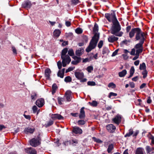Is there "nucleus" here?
Wrapping results in <instances>:
<instances>
[{"instance_id": "f257e3e1", "label": "nucleus", "mask_w": 154, "mask_h": 154, "mask_svg": "<svg viewBox=\"0 0 154 154\" xmlns=\"http://www.w3.org/2000/svg\"><path fill=\"white\" fill-rule=\"evenodd\" d=\"M105 17L109 22H112L113 23L111 33L116 36H121L122 33L119 32L121 30V26L116 18L115 14L106 13L105 14Z\"/></svg>"}, {"instance_id": "f03ea898", "label": "nucleus", "mask_w": 154, "mask_h": 154, "mask_svg": "<svg viewBox=\"0 0 154 154\" xmlns=\"http://www.w3.org/2000/svg\"><path fill=\"white\" fill-rule=\"evenodd\" d=\"M98 26L97 24H95L93 30L94 35L91 40L88 46L86 49V52H90L96 46L99 38V34L98 32Z\"/></svg>"}, {"instance_id": "7ed1b4c3", "label": "nucleus", "mask_w": 154, "mask_h": 154, "mask_svg": "<svg viewBox=\"0 0 154 154\" xmlns=\"http://www.w3.org/2000/svg\"><path fill=\"white\" fill-rule=\"evenodd\" d=\"M68 51L67 48H64L62 51L61 55V58L62 60V63L63 66L65 67L67 64H69L71 61V59L68 55H66Z\"/></svg>"}, {"instance_id": "20e7f679", "label": "nucleus", "mask_w": 154, "mask_h": 154, "mask_svg": "<svg viewBox=\"0 0 154 154\" xmlns=\"http://www.w3.org/2000/svg\"><path fill=\"white\" fill-rule=\"evenodd\" d=\"M146 35V33L142 32L140 28L137 31V33L136 34L135 39L136 40H140V41L144 42L145 36Z\"/></svg>"}, {"instance_id": "39448f33", "label": "nucleus", "mask_w": 154, "mask_h": 154, "mask_svg": "<svg viewBox=\"0 0 154 154\" xmlns=\"http://www.w3.org/2000/svg\"><path fill=\"white\" fill-rule=\"evenodd\" d=\"M30 145L32 146L36 147L40 144V142L39 137L34 138L29 141Z\"/></svg>"}, {"instance_id": "423d86ee", "label": "nucleus", "mask_w": 154, "mask_h": 154, "mask_svg": "<svg viewBox=\"0 0 154 154\" xmlns=\"http://www.w3.org/2000/svg\"><path fill=\"white\" fill-rule=\"evenodd\" d=\"M106 128L108 131L111 133L114 132L116 130V127L113 125L111 124L106 126Z\"/></svg>"}, {"instance_id": "0eeeda50", "label": "nucleus", "mask_w": 154, "mask_h": 154, "mask_svg": "<svg viewBox=\"0 0 154 154\" xmlns=\"http://www.w3.org/2000/svg\"><path fill=\"white\" fill-rule=\"evenodd\" d=\"M140 28H136L132 29L131 31L129 33V36L131 38H132L134 35L135 33L136 34L137 33V31L139 30Z\"/></svg>"}, {"instance_id": "6e6552de", "label": "nucleus", "mask_w": 154, "mask_h": 154, "mask_svg": "<svg viewBox=\"0 0 154 154\" xmlns=\"http://www.w3.org/2000/svg\"><path fill=\"white\" fill-rule=\"evenodd\" d=\"M44 100L42 98H40L37 100L35 102L36 105L39 107H42L44 105Z\"/></svg>"}, {"instance_id": "1a4fd4ad", "label": "nucleus", "mask_w": 154, "mask_h": 154, "mask_svg": "<svg viewBox=\"0 0 154 154\" xmlns=\"http://www.w3.org/2000/svg\"><path fill=\"white\" fill-rule=\"evenodd\" d=\"M32 5L31 2L29 0L24 2L22 4V6L25 8H29Z\"/></svg>"}, {"instance_id": "9d476101", "label": "nucleus", "mask_w": 154, "mask_h": 154, "mask_svg": "<svg viewBox=\"0 0 154 154\" xmlns=\"http://www.w3.org/2000/svg\"><path fill=\"white\" fill-rule=\"evenodd\" d=\"M51 118L53 120L57 119H61L63 118V117L60 115L57 114H52L50 115Z\"/></svg>"}, {"instance_id": "9b49d317", "label": "nucleus", "mask_w": 154, "mask_h": 154, "mask_svg": "<svg viewBox=\"0 0 154 154\" xmlns=\"http://www.w3.org/2000/svg\"><path fill=\"white\" fill-rule=\"evenodd\" d=\"M74 74L76 78L78 79H82L84 76V73L82 72L76 71Z\"/></svg>"}, {"instance_id": "f8f14e48", "label": "nucleus", "mask_w": 154, "mask_h": 154, "mask_svg": "<svg viewBox=\"0 0 154 154\" xmlns=\"http://www.w3.org/2000/svg\"><path fill=\"white\" fill-rule=\"evenodd\" d=\"M121 117L120 115H117L115 118H113L112 120L114 123L118 125L121 122Z\"/></svg>"}, {"instance_id": "ddd939ff", "label": "nucleus", "mask_w": 154, "mask_h": 154, "mask_svg": "<svg viewBox=\"0 0 154 154\" xmlns=\"http://www.w3.org/2000/svg\"><path fill=\"white\" fill-rule=\"evenodd\" d=\"M65 97L68 101H71L72 98V92L70 91H67L65 93Z\"/></svg>"}, {"instance_id": "4468645a", "label": "nucleus", "mask_w": 154, "mask_h": 154, "mask_svg": "<svg viewBox=\"0 0 154 154\" xmlns=\"http://www.w3.org/2000/svg\"><path fill=\"white\" fill-rule=\"evenodd\" d=\"M26 152L31 154H36L37 152L36 150L31 147L25 149Z\"/></svg>"}, {"instance_id": "2eb2a0df", "label": "nucleus", "mask_w": 154, "mask_h": 154, "mask_svg": "<svg viewBox=\"0 0 154 154\" xmlns=\"http://www.w3.org/2000/svg\"><path fill=\"white\" fill-rule=\"evenodd\" d=\"M84 107H82L80 109L79 117L80 119H84L85 117V113L84 109Z\"/></svg>"}, {"instance_id": "dca6fc26", "label": "nucleus", "mask_w": 154, "mask_h": 154, "mask_svg": "<svg viewBox=\"0 0 154 154\" xmlns=\"http://www.w3.org/2000/svg\"><path fill=\"white\" fill-rule=\"evenodd\" d=\"M35 131L34 128L28 127L25 128L24 130V132L26 134L32 133Z\"/></svg>"}, {"instance_id": "f3484780", "label": "nucleus", "mask_w": 154, "mask_h": 154, "mask_svg": "<svg viewBox=\"0 0 154 154\" xmlns=\"http://www.w3.org/2000/svg\"><path fill=\"white\" fill-rule=\"evenodd\" d=\"M72 131L75 134H81L82 132V129L78 127L73 128Z\"/></svg>"}, {"instance_id": "a211bd4d", "label": "nucleus", "mask_w": 154, "mask_h": 154, "mask_svg": "<svg viewBox=\"0 0 154 154\" xmlns=\"http://www.w3.org/2000/svg\"><path fill=\"white\" fill-rule=\"evenodd\" d=\"M118 38L115 36L114 35H112L109 36L108 38V41L110 42H113L118 40Z\"/></svg>"}, {"instance_id": "6ab92c4d", "label": "nucleus", "mask_w": 154, "mask_h": 154, "mask_svg": "<svg viewBox=\"0 0 154 154\" xmlns=\"http://www.w3.org/2000/svg\"><path fill=\"white\" fill-rule=\"evenodd\" d=\"M51 73V70L48 68L45 71V75L47 79H50V74Z\"/></svg>"}, {"instance_id": "aec40b11", "label": "nucleus", "mask_w": 154, "mask_h": 154, "mask_svg": "<svg viewBox=\"0 0 154 154\" xmlns=\"http://www.w3.org/2000/svg\"><path fill=\"white\" fill-rule=\"evenodd\" d=\"M145 149L147 154L152 152L154 150V148L152 146H147L146 147Z\"/></svg>"}, {"instance_id": "412c9836", "label": "nucleus", "mask_w": 154, "mask_h": 154, "mask_svg": "<svg viewBox=\"0 0 154 154\" xmlns=\"http://www.w3.org/2000/svg\"><path fill=\"white\" fill-rule=\"evenodd\" d=\"M144 149L143 148L139 147L136 150L135 154H144Z\"/></svg>"}, {"instance_id": "4be33fe9", "label": "nucleus", "mask_w": 154, "mask_h": 154, "mask_svg": "<svg viewBox=\"0 0 154 154\" xmlns=\"http://www.w3.org/2000/svg\"><path fill=\"white\" fill-rule=\"evenodd\" d=\"M84 50L82 48H80L76 51V54L78 56H80L83 54Z\"/></svg>"}, {"instance_id": "5701e85b", "label": "nucleus", "mask_w": 154, "mask_h": 154, "mask_svg": "<svg viewBox=\"0 0 154 154\" xmlns=\"http://www.w3.org/2000/svg\"><path fill=\"white\" fill-rule=\"evenodd\" d=\"M61 33V31L58 29H55L53 32V35L55 37H58Z\"/></svg>"}, {"instance_id": "b1692460", "label": "nucleus", "mask_w": 154, "mask_h": 154, "mask_svg": "<svg viewBox=\"0 0 154 154\" xmlns=\"http://www.w3.org/2000/svg\"><path fill=\"white\" fill-rule=\"evenodd\" d=\"M57 88V87L56 84H54L52 86V94H54Z\"/></svg>"}, {"instance_id": "393cba45", "label": "nucleus", "mask_w": 154, "mask_h": 154, "mask_svg": "<svg viewBox=\"0 0 154 154\" xmlns=\"http://www.w3.org/2000/svg\"><path fill=\"white\" fill-rule=\"evenodd\" d=\"M127 72L126 70L124 69L119 73V76L121 77H123L126 75Z\"/></svg>"}, {"instance_id": "a878e982", "label": "nucleus", "mask_w": 154, "mask_h": 154, "mask_svg": "<svg viewBox=\"0 0 154 154\" xmlns=\"http://www.w3.org/2000/svg\"><path fill=\"white\" fill-rule=\"evenodd\" d=\"M144 42L140 41L139 43L135 45V48L136 49L143 48V44Z\"/></svg>"}, {"instance_id": "bb28decb", "label": "nucleus", "mask_w": 154, "mask_h": 154, "mask_svg": "<svg viewBox=\"0 0 154 154\" xmlns=\"http://www.w3.org/2000/svg\"><path fill=\"white\" fill-rule=\"evenodd\" d=\"M133 134V130L132 129H130L129 131V132L127 133L125 135V137H129L132 135Z\"/></svg>"}, {"instance_id": "cd10ccee", "label": "nucleus", "mask_w": 154, "mask_h": 154, "mask_svg": "<svg viewBox=\"0 0 154 154\" xmlns=\"http://www.w3.org/2000/svg\"><path fill=\"white\" fill-rule=\"evenodd\" d=\"M57 100L58 103L60 105H62L65 101V99L63 98L58 97L57 98Z\"/></svg>"}, {"instance_id": "c85d7f7f", "label": "nucleus", "mask_w": 154, "mask_h": 154, "mask_svg": "<svg viewBox=\"0 0 154 154\" xmlns=\"http://www.w3.org/2000/svg\"><path fill=\"white\" fill-rule=\"evenodd\" d=\"M114 148L113 144H111L109 145L107 149V151L108 153H111V151Z\"/></svg>"}, {"instance_id": "c756f323", "label": "nucleus", "mask_w": 154, "mask_h": 154, "mask_svg": "<svg viewBox=\"0 0 154 154\" xmlns=\"http://www.w3.org/2000/svg\"><path fill=\"white\" fill-rule=\"evenodd\" d=\"M139 69L141 70H144L146 69V66L144 63L140 64V66Z\"/></svg>"}, {"instance_id": "7c9ffc66", "label": "nucleus", "mask_w": 154, "mask_h": 154, "mask_svg": "<svg viewBox=\"0 0 154 154\" xmlns=\"http://www.w3.org/2000/svg\"><path fill=\"white\" fill-rule=\"evenodd\" d=\"M89 103L91 106H96L98 104L97 102L94 100L93 101L91 102H89Z\"/></svg>"}, {"instance_id": "2f4dec72", "label": "nucleus", "mask_w": 154, "mask_h": 154, "mask_svg": "<svg viewBox=\"0 0 154 154\" xmlns=\"http://www.w3.org/2000/svg\"><path fill=\"white\" fill-rule=\"evenodd\" d=\"M72 58L76 62H78L79 63L81 60V58L76 56H73Z\"/></svg>"}, {"instance_id": "473e14b6", "label": "nucleus", "mask_w": 154, "mask_h": 154, "mask_svg": "<svg viewBox=\"0 0 154 154\" xmlns=\"http://www.w3.org/2000/svg\"><path fill=\"white\" fill-rule=\"evenodd\" d=\"M68 54L71 56H72L74 55V52L73 50L72 49H70L68 51Z\"/></svg>"}, {"instance_id": "72a5a7b5", "label": "nucleus", "mask_w": 154, "mask_h": 154, "mask_svg": "<svg viewBox=\"0 0 154 154\" xmlns=\"http://www.w3.org/2000/svg\"><path fill=\"white\" fill-rule=\"evenodd\" d=\"M64 81L66 82H69L71 81L72 79L69 76H67L64 79Z\"/></svg>"}, {"instance_id": "f704fd0d", "label": "nucleus", "mask_w": 154, "mask_h": 154, "mask_svg": "<svg viewBox=\"0 0 154 154\" xmlns=\"http://www.w3.org/2000/svg\"><path fill=\"white\" fill-rule=\"evenodd\" d=\"M108 86L109 88H114L116 87V85L113 82H111L109 83Z\"/></svg>"}, {"instance_id": "c9c22d12", "label": "nucleus", "mask_w": 154, "mask_h": 154, "mask_svg": "<svg viewBox=\"0 0 154 154\" xmlns=\"http://www.w3.org/2000/svg\"><path fill=\"white\" fill-rule=\"evenodd\" d=\"M93 139L95 142L98 143H102V141L99 139H97L95 137H93Z\"/></svg>"}, {"instance_id": "e433bc0d", "label": "nucleus", "mask_w": 154, "mask_h": 154, "mask_svg": "<svg viewBox=\"0 0 154 154\" xmlns=\"http://www.w3.org/2000/svg\"><path fill=\"white\" fill-rule=\"evenodd\" d=\"M75 32L76 33L78 34H80L82 33V30L81 28H78L75 29Z\"/></svg>"}, {"instance_id": "4c0bfd02", "label": "nucleus", "mask_w": 154, "mask_h": 154, "mask_svg": "<svg viewBox=\"0 0 154 154\" xmlns=\"http://www.w3.org/2000/svg\"><path fill=\"white\" fill-rule=\"evenodd\" d=\"M64 73L62 72L61 70H59L57 73V76L60 77V78H63L64 76Z\"/></svg>"}, {"instance_id": "58836bf2", "label": "nucleus", "mask_w": 154, "mask_h": 154, "mask_svg": "<svg viewBox=\"0 0 154 154\" xmlns=\"http://www.w3.org/2000/svg\"><path fill=\"white\" fill-rule=\"evenodd\" d=\"M142 74L143 75V78L144 79L146 78L147 76V72L146 69L143 70L142 72Z\"/></svg>"}, {"instance_id": "ea45409f", "label": "nucleus", "mask_w": 154, "mask_h": 154, "mask_svg": "<svg viewBox=\"0 0 154 154\" xmlns=\"http://www.w3.org/2000/svg\"><path fill=\"white\" fill-rule=\"evenodd\" d=\"M143 51V48H139L137 50L136 55L139 56V54L141 53Z\"/></svg>"}, {"instance_id": "a19ab883", "label": "nucleus", "mask_w": 154, "mask_h": 154, "mask_svg": "<svg viewBox=\"0 0 154 154\" xmlns=\"http://www.w3.org/2000/svg\"><path fill=\"white\" fill-rule=\"evenodd\" d=\"M77 123L79 125H82L85 124V121L83 120H79L78 121Z\"/></svg>"}, {"instance_id": "79ce46f5", "label": "nucleus", "mask_w": 154, "mask_h": 154, "mask_svg": "<svg viewBox=\"0 0 154 154\" xmlns=\"http://www.w3.org/2000/svg\"><path fill=\"white\" fill-rule=\"evenodd\" d=\"M87 84L89 86H94L96 85V83L93 81H88L87 83Z\"/></svg>"}, {"instance_id": "37998d69", "label": "nucleus", "mask_w": 154, "mask_h": 154, "mask_svg": "<svg viewBox=\"0 0 154 154\" xmlns=\"http://www.w3.org/2000/svg\"><path fill=\"white\" fill-rule=\"evenodd\" d=\"M93 69V67L91 66H88L87 68V70L89 72H91Z\"/></svg>"}, {"instance_id": "c03bdc74", "label": "nucleus", "mask_w": 154, "mask_h": 154, "mask_svg": "<svg viewBox=\"0 0 154 154\" xmlns=\"http://www.w3.org/2000/svg\"><path fill=\"white\" fill-rule=\"evenodd\" d=\"M53 123L54 122L53 121L50 120L47 123L46 125L47 127H49L53 125Z\"/></svg>"}, {"instance_id": "a18cd8bd", "label": "nucleus", "mask_w": 154, "mask_h": 154, "mask_svg": "<svg viewBox=\"0 0 154 154\" xmlns=\"http://www.w3.org/2000/svg\"><path fill=\"white\" fill-rule=\"evenodd\" d=\"M32 99L35 100L37 98V94L35 93H33L31 95Z\"/></svg>"}, {"instance_id": "49530a36", "label": "nucleus", "mask_w": 154, "mask_h": 154, "mask_svg": "<svg viewBox=\"0 0 154 154\" xmlns=\"http://www.w3.org/2000/svg\"><path fill=\"white\" fill-rule=\"evenodd\" d=\"M103 45V42L102 40L100 41L98 44V47L99 48H102Z\"/></svg>"}, {"instance_id": "de8ad7c7", "label": "nucleus", "mask_w": 154, "mask_h": 154, "mask_svg": "<svg viewBox=\"0 0 154 154\" xmlns=\"http://www.w3.org/2000/svg\"><path fill=\"white\" fill-rule=\"evenodd\" d=\"M91 60V58H87L83 59V62L86 63L87 62H89Z\"/></svg>"}, {"instance_id": "09e8293b", "label": "nucleus", "mask_w": 154, "mask_h": 154, "mask_svg": "<svg viewBox=\"0 0 154 154\" xmlns=\"http://www.w3.org/2000/svg\"><path fill=\"white\" fill-rule=\"evenodd\" d=\"M83 40L84 42L87 43L88 40V37L86 35H84L82 37Z\"/></svg>"}, {"instance_id": "8fccbe9b", "label": "nucleus", "mask_w": 154, "mask_h": 154, "mask_svg": "<svg viewBox=\"0 0 154 154\" xmlns=\"http://www.w3.org/2000/svg\"><path fill=\"white\" fill-rule=\"evenodd\" d=\"M32 109L33 113H35L37 111L38 108L36 106H34Z\"/></svg>"}, {"instance_id": "3c124183", "label": "nucleus", "mask_w": 154, "mask_h": 154, "mask_svg": "<svg viewBox=\"0 0 154 154\" xmlns=\"http://www.w3.org/2000/svg\"><path fill=\"white\" fill-rule=\"evenodd\" d=\"M57 65L59 69H60L62 67V64L60 61H59L57 63Z\"/></svg>"}, {"instance_id": "603ef678", "label": "nucleus", "mask_w": 154, "mask_h": 154, "mask_svg": "<svg viewBox=\"0 0 154 154\" xmlns=\"http://www.w3.org/2000/svg\"><path fill=\"white\" fill-rule=\"evenodd\" d=\"M117 95V94L116 93L113 92H110L109 94V98H111L112 96H116Z\"/></svg>"}, {"instance_id": "864d4df0", "label": "nucleus", "mask_w": 154, "mask_h": 154, "mask_svg": "<svg viewBox=\"0 0 154 154\" xmlns=\"http://www.w3.org/2000/svg\"><path fill=\"white\" fill-rule=\"evenodd\" d=\"M130 73L134 74V69L133 66H132L130 70Z\"/></svg>"}, {"instance_id": "5fc2aeb1", "label": "nucleus", "mask_w": 154, "mask_h": 154, "mask_svg": "<svg viewBox=\"0 0 154 154\" xmlns=\"http://www.w3.org/2000/svg\"><path fill=\"white\" fill-rule=\"evenodd\" d=\"M79 2V0H72L71 1L72 4L74 5H76Z\"/></svg>"}, {"instance_id": "6e6d98bb", "label": "nucleus", "mask_w": 154, "mask_h": 154, "mask_svg": "<svg viewBox=\"0 0 154 154\" xmlns=\"http://www.w3.org/2000/svg\"><path fill=\"white\" fill-rule=\"evenodd\" d=\"M118 51H119V49H116L114 52L112 53V56L114 57V56H115L117 54V53H118Z\"/></svg>"}, {"instance_id": "4d7b16f0", "label": "nucleus", "mask_w": 154, "mask_h": 154, "mask_svg": "<svg viewBox=\"0 0 154 154\" xmlns=\"http://www.w3.org/2000/svg\"><path fill=\"white\" fill-rule=\"evenodd\" d=\"M12 49L13 52L14 54H17V51L15 48L14 46L12 47Z\"/></svg>"}, {"instance_id": "13d9d810", "label": "nucleus", "mask_w": 154, "mask_h": 154, "mask_svg": "<svg viewBox=\"0 0 154 154\" xmlns=\"http://www.w3.org/2000/svg\"><path fill=\"white\" fill-rule=\"evenodd\" d=\"M129 85L130 87L132 88H134L135 87V84L133 82H130Z\"/></svg>"}, {"instance_id": "bf43d9fd", "label": "nucleus", "mask_w": 154, "mask_h": 154, "mask_svg": "<svg viewBox=\"0 0 154 154\" xmlns=\"http://www.w3.org/2000/svg\"><path fill=\"white\" fill-rule=\"evenodd\" d=\"M139 133V131L138 130L134 132H133V137L136 136L138 135Z\"/></svg>"}, {"instance_id": "052dcab7", "label": "nucleus", "mask_w": 154, "mask_h": 154, "mask_svg": "<svg viewBox=\"0 0 154 154\" xmlns=\"http://www.w3.org/2000/svg\"><path fill=\"white\" fill-rule=\"evenodd\" d=\"M149 138L151 140V143H152L154 144V137L152 136H150Z\"/></svg>"}, {"instance_id": "680f3d73", "label": "nucleus", "mask_w": 154, "mask_h": 154, "mask_svg": "<svg viewBox=\"0 0 154 154\" xmlns=\"http://www.w3.org/2000/svg\"><path fill=\"white\" fill-rule=\"evenodd\" d=\"M65 24L67 26L69 27L71 25V23L69 21H66V22Z\"/></svg>"}, {"instance_id": "e2e57ef3", "label": "nucleus", "mask_w": 154, "mask_h": 154, "mask_svg": "<svg viewBox=\"0 0 154 154\" xmlns=\"http://www.w3.org/2000/svg\"><path fill=\"white\" fill-rule=\"evenodd\" d=\"M135 49L133 48L132 49V50L131 52V55H134L135 54Z\"/></svg>"}, {"instance_id": "0e129e2a", "label": "nucleus", "mask_w": 154, "mask_h": 154, "mask_svg": "<svg viewBox=\"0 0 154 154\" xmlns=\"http://www.w3.org/2000/svg\"><path fill=\"white\" fill-rule=\"evenodd\" d=\"M23 116L24 117L27 119L30 120L31 119L30 116L29 115H26L24 114Z\"/></svg>"}, {"instance_id": "69168bd1", "label": "nucleus", "mask_w": 154, "mask_h": 154, "mask_svg": "<svg viewBox=\"0 0 154 154\" xmlns=\"http://www.w3.org/2000/svg\"><path fill=\"white\" fill-rule=\"evenodd\" d=\"M138 79V76H135V77L133 78L132 79V80L133 81L136 82V81H137V80Z\"/></svg>"}, {"instance_id": "338daca9", "label": "nucleus", "mask_w": 154, "mask_h": 154, "mask_svg": "<svg viewBox=\"0 0 154 154\" xmlns=\"http://www.w3.org/2000/svg\"><path fill=\"white\" fill-rule=\"evenodd\" d=\"M70 114L71 115H72V116H73L74 117H77V115H78V113H71Z\"/></svg>"}, {"instance_id": "774afa93", "label": "nucleus", "mask_w": 154, "mask_h": 154, "mask_svg": "<svg viewBox=\"0 0 154 154\" xmlns=\"http://www.w3.org/2000/svg\"><path fill=\"white\" fill-rule=\"evenodd\" d=\"M69 143V142L68 141H65L63 143L64 145L66 146H68Z\"/></svg>"}]
</instances>
